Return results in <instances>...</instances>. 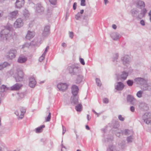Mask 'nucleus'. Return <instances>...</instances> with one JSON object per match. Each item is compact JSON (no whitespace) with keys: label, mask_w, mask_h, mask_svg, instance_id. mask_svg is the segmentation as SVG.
<instances>
[{"label":"nucleus","mask_w":151,"mask_h":151,"mask_svg":"<svg viewBox=\"0 0 151 151\" xmlns=\"http://www.w3.org/2000/svg\"><path fill=\"white\" fill-rule=\"evenodd\" d=\"M139 107L141 109L144 110H147L148 109L147 105L144 102H141L139 105Z\"/></svg>","instance_id":"nucleus-24"},{"label":"nucleus","mask_w":151,"mask_h":151,"mask_svg":"<svg viewBox=\"0 0 151 151\" xmlns=\"http://www.w3.org/2000/svg\"><path fill=\"white\" fill-rule=\"evenodd\" d=\"M118 119L121 121H123L124 120V118L122 117L121 115L118 116Z\"/></svg>","instance_id":"nucleus-49"},{"label":"nucleus","mask_w":151,"mask_h":151,"mask_svg":"<svg viewBox=\"0 0 151 151\" xmlns=\"http://www.w3.org/2000/svg\"><path fill=\"white\" fill-rule=\"evenodd\" d=\"M10 65V63L6 62H5L3 63L0 64V70H1L4 68L9 66Z\"/></svg>","instance_id":"nucleus-30"},{"label":"nucleus","mask_w":151,"mask_h":151,"mask_svg":"<svg viewBox=\"0 0 151 151\" xmlns=\"http://www.w3.org/2000/svg\"><path fill=\"white\" fill-rule=\"evenodd\" d=\"M49 47L48 46H47L46 47V48L44 53L43 54H45V55L48 50L49 49Z\"/></svg>","instance_id":"nucleus-53"},{"label":"nucleus","mask_w":151,"mask_h":151,"mask_svg":"<svg viewBox=\"0 0 151 151\" xmlns=\"http://www.w3.org/2000/svg\"><path fill=\"white\" fill-rule=\"evenodd\" d=\"M69 36L70 38L72 39L73 37V33L72 32H69Z\"/></svg>","instance_id":"nucleus-51"},{"label":"nucleus","mask_w":151,"mask_h":151,"mask_svg":"<svg viewBox=\"0 0 151 151\" xmlns=\"http://www.w3.org/2000/svg\"><path fill=\"white\" fill-rule=\"evenodd\" d=\"M45 126L44 125H41L40 126L36 128L35 129V132L36 133H39L41 132L43 130L42 129L45 127Z\"/></svg>","instance_id":"nucleus-31"},{"label":"nucleus","mask_w":151,"mask_h":151,"mask_svg":"<svg viewBox=\"0 0 151 151\" xmlns=\"http://www.w3.org/2000/svg\"><path fill=\"white\" fill-rule=\"evenodd\" d=\"M27 58L24 56H20L19 57L17 62L19 63H24L27 60Z\"/></svg>","instance_id":"nucleus-26"},{"label":"nucleus","mask_w":151,"mask_h":151,"mask_svg":"<svg viewBox=\"0 0 151 151\" xmlns=\"http://www.w3.org/2000/svg\"><path fill=\"white\" fill-rule=\"evenodd\" d=\"M24 0H16L15 3V7L20 9L24 6Z\"/></svg>","instance_id":"nucleus-13"},{"label":"nucleus","mask_w":151,"mask_h":151,"mask_svg":"<svg viewBox=\"0 0 151 151\" xmlns=\"http://www.w3.org/2000/svg\"><path fill=\"white\" fill-rule=\"evenodd\" d=\"M50 26L49 25L45 26L42 33V35L44 37L48 36L50 34Z\"/></svg>","instance_id":"nucleus-14"},{"label":"nucleus","mask_w":151,"mask_h":151,"mask_svg":"<svg viewBox=\"0 0 151 151\" xmlns=\"http://www.w3.org/2000/svg\"><path fill=\"white\" fill-rule=\"evenodd\" d=\"M85 0H81V5L82 6H84L86 5Z\"/></svg>","instance_id":"nucleus-50"},{"label":"nucleus","mask_w":151,"mask_h":151,"mask_svg":"<svg viewBox=\"0 0 151 151\" xmlns=\"http://www.w3.org/2000/svg\"><path fill=\"white\" fill-rule=\"evenodd\" d=\"M147 12V10L146 9H143L141 11V12L139 14V16L138 17L139 18V19L142 18L144 17L145 16L146 13Z\"/></svg>","instance_id":"nucleus-28"},{"label":"nucleus","mask_w":151,"mask_h":151,"mask_svg":"<svg viewBox=\"0 0 151 151\" xmlns=\"http://www.w3.org/2000/svg\"><path fill=\"white\" fill-rule=\"evenodd\" d=\"M127 99L128 102H129L131 104H134V102L136 101V100L134 97L130 95H127Z\"/></svg>","instance_id":"nucleus-23"},{"label":"nucleus","mask_w":151,"mask_h":151,"mask_svg":"<svg viewBox=\"0 0 151 151\" xmlns=\"http://www.w3.org/2000/svg\"><path fill=\"white\" fill-rule=\"evenodd\" d=\"M18 15V11L17 10H15L10 12L9 14V16L12 18H15Z\"/></svg>","instance_id":"nucleus-25"},{"label":"nucleus","mask_w":151,"mask_h":151,"mask_svg":"<svg viewBox=\"0 0 151 151\" xmlns=\"http://www.w3.org/2000/svg\"><path fill=\"white\" fill-rule=\"evenodd\" d=\"M67 69L69 73L72 75H76L81 73L80 68L77 65L72 64L70 65L68 67Z\"/></svg>","instance_id":"nucleus-1"},{"label":"nucleus","mask_w":151,"mask_h":151,"mask_svg":"<svg viewBox=\"0 0 151 151\" xmlns=\"http://www.w3.org/2000/svg\"><path fill=\"white\" fill-rule=\"evenodd\" d=\"M8 88L4 85H2L0 87V93H3L8 89Z\"/></svg>","instance_id":"nucleus-35"},{"label":"nucleus","mask_w":151,"mask_h":151,"mask_svg":"<svg viewBox=\"0 0 151 151\" xmlns=\"http://www.w3.org/2000/svg\"><path fill=\"white\" fill-rule=\"evenodd\" d=\"M133 132L128 129H125L124 130L122 131V134L125 135H128L132 133Z\"/></svg>","instance_id":"nucleus-33"},{"label":"nucleus","mask_w":151,"mask_h":151,"mask_svg":"<svg viewBox=\"0 0 151 151\" xmlns=\"http://www.w3.org/2000/svg\"><path fill=\"white\" fill-rule=\"evenodd\" d=\"M119 57L118 54L116 53L114 55L112 58L113 61L114 63V64H116V63L117 62V59H118Z\"/></svg>","instance_id":"nucleus-36"},{"label":"nucleus","mask_w":151,"mask_h":151,"mask_svg":"<svg viewBox=\"0 0 151 151\" xmlns=\"http://www.w3.org/2000/svg\"><path fill=\"white\" fill-rule=\"evenodd\" d=\"M110 36L112 39L115 40H117L121 37L120 35L116 32L112 33L111 34Z\"/></svg>","instance_id":"nucleus-19"},{"label":"nucleus","mask_w":151,"mask_h":151,"mask_svg":"<svg viewBox=\"0 0 151 151\" xmlns=\"http://www.w3.org/2000/svg\"><path fill=\"white\" fill-rule=\"evenodd\" d=\"M72 93L73 96L77 95L79 89L78 87L76 85H73L71 87Z\"/></svg>","instance_id":"nucleus-17"},{"label":"nucleus","mask_w":151,"mask_h":151,"mask_svg":"<svg viewBox=\"0 0 151 151\" xmlns=\"http://www.w3.org/2000/svg\"><path fill=\"white\" fill-rule=\"evenodd\" d=\"M134 139V137L132 135L130 136L127 138V140L128 143H130L132 142Z\"/></svg>","instance_id":"nucleus-38"},{"label":"nucleus","mask_w":151,"mask_h":151,"mask_svg":"<svg viewBox=\"0 0 151 151\" xmlns=\"http://www.w3.org/2000/svg\"><path fill=\"white\" fill-rule=\"evenodd\" d=\"M80 73L77 76L75 80V83L76 84H79L83 82L84 80L83 76Z\"/></svg>","instance_id":"nucleus-15"},{"label":"nucleus","mask_w":151,"mask_h":151,"mask_svg":"<svg viewBox=\"0 0 151 151\" xmlns=\"http://www.w3.org/2000/svg\"><path fill=\"white\" fill-rule=\"evenodd\" d=\"M61 151H66V148L65 147L62 145V147L61 149Z\"/></svg>","instance_id":"nucleus-61"},{"label":"nucleus","mask_w":151,"mask_h":151,"mask_svg":"<svg viewBox=\"0 0 151 151\" xmlns=\"http://www.w3.org/2000/svg\"><path fill=\"white\" fill-rule=\"evenodd\" d=\"M71 103L72 104H76L78 103V97L77 95L73 96L71 97Z\"/></svg>","instance_id":"nucleus-29"},{"label":"nucleus","mask_w":151,"mask_h":151,"mask_svg":"<svg viewBox=\"0 0 151 151\" xmlns=\"http://www.w3.org/2000/svg\"><path fill=\"white\" fill-rule=\"evenodd\" d=\"M63 127V134L65 132V127L62 125Z\"/></svg>","instance_id":"nucleus-59"},{"label":"nucleus","mask_w":151,"mask_h":151,"mask_svg":"<svg viewBox=\"0 0 151 151\" xmlns=\"http://www.w3.org/2000/svg\"><path fill=\"white\" fill-rule=\"evenodd\" d=\"M135 4L136 6L140 9L144 7L145 6V4L144 2L140 0L137 1L135 2Z\"/></svg>","instance_id":"nucleus-20"},{"label":"nucleus","mask_w":151,"mask_h":151,"mask_svg":"<svg viewBox=\"0 0 151 151\" xmlns=\"http://www.w3.org/2000/svg\"><path fill=\"white\" fill-rule=\"evenodd\" d=\"M142 119L144 122L147 124H151V114L146 112L142 116Z\"/></svg>","instance_id":"nucleus-6"},{"label":"nucleus","mask_w":151,"mask_h":151,"mask_svg":"<svg viewBox=\"0 0 151 151\" xmlns=\"http://www.w3.org/2000/svg\"><path fill=\"white\" fill-rule=\"evenodd\" d=\"M92 111L95 113L97 115V116H99V115L100 114H99L97 113L94 109H93Z\"/></svg>","instance_id":"nucleus-60"},{"label":"nucleus","mask_w":151,"mask_h":151,"mask_svg":"<svg viewBox=\"0 0 151 151\" xmlns=\"http://www.w3.org/2000/svg\"><path fill=\"white\" fill-rule=\"evenodd\" d=\"M129 73L128 72H126L125 71H122L120 74L118 75L117 76V78L119 80L121 81L125 80L128 76Z\"/></svg>","instance_id":"nucleus-8"},{"label":"nucleus","mask_w":151,"mask_h":151,"mask_svg":"<svg viewBox=\"0 0 151 151\" xmlns=\"http://www.w3.org/2000/svg\"><path fill=\"white\" fill-rule=\"evenodd\" d=\"M11 29V27H9V28L5 29L2 30L0 33L1 37L5 38L7 41H10L12 39V34L10 32V30Z\"/></svg>","instance_id":"nucleus-2"},{"label":"nucleus","mask_w":151,"mask_h":151,"mask_svg":"<svg viewBox=\"0 0 151 151\" xmlns=\"http://www.w3.org/2000/svg\"><path fill=\"white\" fill-rule=\"evenodd\" d=\"M50 3L52 4L55 5L56 3L57 0H49Z\"/></svg>","instance_id":"nucleus-48"},{"label":"nucleus","mask_w":151,"mask_h":151,"mask_svg":"<svg viewBox=\"0 0 151 151\" xmlns=\"http://www.w3.org/2000/svg\"><path fill=\"white\" fill-rule=\"evenodd\" d=\"M29 86L31 88L34 87L36 83L35 78L33 76H31L29 78Z\"/></svg>","instance_id":"nucleus-16"},{"label":"nucleus","mask_w":151,"mask_h":151,"mask_svg":"<svg viewBox=\"0 0 151 151\" xmlns=\"http://www.w3.org/2000/svg\"><path fill=\"white\" fill-rule=\"evenodd\" d=\"M134 83L137 84L142 85L147 83V81L143 78L138 77L134 79Z\"/></svg>","instance_id":"nucleus-11"},{"label":"nucleus","mask_w":151,"mask_h":151,"mask_svg":"<svg viewBox=\"0 0 151 151\" xmlns=\"http://www.w3.org/2000/svg\"><path fill=\"white\" fill-rule=\"evenodd\" d=\"M82 15L81 13H79V12L75 16V18L77 20L80 19L82 17Z\"/></svg>","instance_id":"nucleus-41"},{"label":"nucleus","mask_w":151,"mask_h":151,"mask_svg":"<svg viewBox=\"0 0 151 151\" xmlns=\"http://www.w3.org/2000/svg\"><path fill=\"white\" fill-rule=\"evenodd\" d=\"M23 24V20L20 18L17 19L14 24V26L16 28H20L22 27Z\"/></svg>","instance_id":"nucleus-12"},{"label":"nucleus","mask_w":151,"mask_h":151,"mask_svg":"<svg viewBox=\"0 0 151 151\" xmlns=\"http://www.w3.org/2000/svg\"><path fill=\"white\" fill-rule=\"evenodd\" d=\"M122 131H121L120 132H119V129L118 130V131H116L115 132V133L117 137H119L120 136V134H122Z\"/></svg>","instance_id":"nucleus-47"},{"label":"nucleus","mask_w":151,"mask_h":151,"mask_svg":"<svg viewBox=\"0 0 151 151\" xmlns=\"http://www.w3.org/2000/svg\"><path fill=\"white\" fill-rule=\"evenodd\" d=\"M113 146H109V148L107 149L108 151H113Z\"/></svg>","instance_id":"nucleus-54"},{"label":"nucleus","mask_w":151,"mask_h":151,"mask_svg":"<svg viewBox=\"0 0 151 151\" xmlns=\"http://www.w3.org/2000/svg\"><path fill=\"white\" fill-rule=\"evenodd\" d=\"M124 87V83L121 82L116 83L114 85L115 89L117 91L122 90Z\"/></svg>","instance_id":"nucleus-10"},{"label":"nucleus","mask_w":151,"mask_h":151,"mask_svg":"<svg viewBox=\"0 0 151 151\" xmlns=\"http://www.w3.org/2000/svg\"><path fill=\"white\" fill-rule=\"evenodd\" d=\"M15 114L19 117V116H20L19 113V112L17 111H15L14 113Z\"/></svg>","instance_id":"nucleus-62"},{"label":"nucleus","mask_w":151,"mask_h":151,"mask_svg":"<svg viewBox=\"0 0 151 151\" xmlns=\"http://www.w3.org/2000/svg\"><path fill=\"white\" fill-rule=\"evenodd\" d=\"M23 15L25 18L26 19H28L29 16V14L28 11L26 9L23 11Z\"/></svg>","instance_id":"nucleus-34"},{"label":"nucleus","mask_w":151,"mask_h":151,"mask_svg":"<svg viewBox=\"0 0 151 151\" xmlns=\"http://www.w3.org/2000/svg\"><path fill=\"white\" fill-rule=\"evenodd\" d=\"M20 114L19 116V118L20 119H22L24 116V114L26 112V110L25 108L21 107L20 109Z\"/></svg>","instance_id":"nucleus-27"},{"label":"nucleus","mask_w":151,"mask_h":151,"mask_svg":"<svg viewBox=\"0 0 151 151\" xmlns=\"http://www.w3.org/2000/svg\"><path fill=\"white\" fill-rule=\"evenodd\" d=\"M76 6H77V3L76 2H75L74 3L73 6V9L74 10H75L76 9Z\"/></svg>","instance_id":"nucleus-57"},{"label":"nucleus","mask_w":151,"mask_h":151,"mask_svg":"<svg viewBox=\"0 0 151 151\" xmlns=\"http://www.w3.org/2000/svg\"><path fill=\"white\" fill-rule=\"evenodd\" d=\"M139 11L138 9H133L131 11L132 16L134 17H136L137 19H139V18L138 17L139 14Z\"/></svg>","instance_id":"nucleus-18"},{"label":"nucleus","mask_w":151,"mask_h":151,"mask_svg":"<svg viewBox=\"0 0 151 151\" xmlns=\"http://www.w3.org/2000/svg\"><path fill=\"white\" fill-rule=\"evenodd\" d=\"M51 117V114L50 113H49V114L46 117V122H49L50 121Z\"/></svg>","instance_id":"nucleus-44"},{"label":"nucleus","mask_w":151,"mask_h":151,"mask_svg":"<svg viewBox=\"0 0 151 151\" xmlns=\"http://www.w3.org/2000/svg\"><path fill=\"white\" fill-rule=\"evenodd\" d=\"M17 51L15 50L11 49L6 53V57L8 60L14 58L16 56Z\"/></svg>","instance_id":"nucleus-5"},{"label":"nucleus","mask_w":151,"mask_h":151,"mask_svg":"<svg viewBox=\"0 0 151 151\" xmlns=\"http://www.w3.org/2000/svg\"><path fill=\"white\" fill-rule=\"evenodd\" d=\"M130 110L132 112H134V111L135 108L133 106H132L130 107Z\"/></svg>","instance_id":"nucleus-58"},{"label":"nucleus","mask_w":151,"mask_h":151,"mask_svg":"<svg viewBox=\"0 0 151 151\" xmlns=\"http://www.w3.org/2000/svg\"><path fill=\"white\" fill-rule=\"evenodd\" d=\"M22 86V85L18 83H16L10 87V89L12 91L19 90Z\"/></svg>","instance_id":"nucleus-22"},{"label":"nucleus","mask_w":151,"mask_h":151,"mask_svg":"<svg viewBox=\"0 0 151 151\" xmlns=\"http://www.w3.org/2000/svg\"><path fill=\"white\" fill-rule=\"evenodd\" d=\"M61 45L62 47H66L67 45L65 43L63 42L62 44Z\"/></svg>","instance_id":"nucleus-63"},{"label":"nucleus","mask_w":151,"mask_h":151,"mask_svg":"<svg viewBox=\"0 0 151 151\" xmlns=\"http://www.w3.org/2000/svg\"><path fill=\"white\" fill-rule=\"evenodd\" d=\"M140 24L142 26H144L145 25V21L143 19L141 20L140 21Z\"/></svg>","instance_id":"nucleus-56"},{"label":"nucleus","mask_w":151,"mask_h":151,"mask_svg":"<svg viewBox=\"0 0 151 151\" xmlns=\"http://www.w3.org/2000/svg\"><path fill=\"white\" fill-rule=\"evenodd\" d=\"M35 32L34 31H28L27 34L26 36V38L27 40H30L35 36Z\"/></svg>","instance_id":"nucleus-21"},{"label":"nucleus","mask_w":151,"mask_h":151,"mask_svg":"<svg viewBox=\"0 0 151 151\" xmlns=\"http://www.w3.org/2000/svg\"><path fill=\"white\" fill-rule=\"evenodd\" d=\"M142 86V88L144 90L150 91L151 90V86L146 84V83L144 84Z\"/></svg>","instance_id":"nucleus-32"},{"label":"nucleus","mask_w":151,"mask_h":151,"mask_svg":"<svg viewBox=\"0 0 151 151\" xmlns=\"http://www.w3.org/2000/svg\"><path fill=\"white\" fill-rule=\"evenodd\" d=\"M103 101L104 103H106V104H107L109 102L108 99L107 98L104 99L103 100Z\"/></svg>","instance_id":"nucleus-55"},{"label":"nucleus","mask_w":151,"mask_h":151,"mask_svg":"<svg viewBox=\"0 0 151 151\" xmlns=\"http://www.w3.org/2000/svg\"><path fill=\"white\" fill-rule=\"evenodd\" d=\"M121 59L123 65L125 66L129 65L131 62L130 57L127 55H125L122 57Z\"/></svg>","instance_id":"nucleus-7"},{"label":"nucleus","mask_w":151,"mask_h":151,"mask_svg":"<svg viewBox=\"0 0 151 151\" xmlns=\"http://www.w3.org/2000/svg\"><path fill=\"white\" fill-rule=\"evenodd\" d=\"M75 109L77 111H80L82 110V105L81 104H79L75 106Z\"/></svg>","instance_id":"nucleus-37"},{"label":"nucleus","mask_w":151,"mask_h":151,"mask_svg":"<svg viewBox=\"0 0 151 151\" xmlns=\"http://www.w3.org/2000/svg\"><path fill=\"white\" fill-rule=\"evenodd\" d=\"M24 73L22 71L20 70L17 71L14 74V77L17 82H19L22 81L23 79Z\"/></svg>","instance_id":"nucleus-4"},{"label":"nucleus","mask_w":151,"mask_h":151,"mask_svg":"<svg viewBox=\"0 0 151 151\" xmlns=\"http://www.w3.org/2000/svg\"><path fill=\"white\" fill-rule=\"evenodd\" d=\"M38 43V42L37 40H35L32 41L30 43V45H31L35 46L37 45Z\"/></svg>","instance_id":"nucleus-42"},{"label":"nucleus","mask_w":151,"mask_h":151,"mask_svg":"<svg viewBox=\"0 0 151 151\" xmlns=\"http://www.w3.org/2000/svg\"><path fill=\"white\" fill-rule=\"evenodd\" d=\"M68 87V85L66 83H59L57 85V87L59 90L62 91H64L66 90Z\"/></svg>","instance_id":"nucleus-9"},{"label":"nucleus","mask_w":151,"mask_h":151,"mask_svg":"<svg viewBox=\"0 0 151 151\" xmlns=\"http://www.w3.org/2000/svg\"><path fill=\"white\" fill-rule=\"evenodd\" d=\"M30 4L31 6L35 7V12L36 13L42 14L44 12V8L40 4H37L36 5H35L34 3H31Z\"/></svg>","instance_id":"nucleus-3"},{"label":"nucleus","mask_w":151,"mask_h":151,"mask_svg":"<svg viewBox=\"0 0 151 151\" xmlns=\"http://www.w3.org/2000/svg\"><path fill=\"white\" fill-rule=\"evenodd\" d=\"M127 83L129 86H131L133 85L134 82L132 80H129L127 81Z\"/></svg>","instance_id":"nucleus-40"},{"label":"nucleus","mask_w":151,"mask_h":151,"mask_svg":"<svg viewBox=\"0 0 151 151\" xmlns=\"http://www.w3.org/2000/svg\"><path fill=\"white\" fill-rule=\"evenodd\" d=\"M112 27L114 29H116L117 27L115 24H113L112 25Z\"/></svg>","instance_id":"nucleus-64"},{"label":"nucleus","mask_w":151,"mask_h":151,"mask_svg":"<svg viewBox=\"0 0 151 151\" xmlns=\"http://www.w3.org/2000/svg\"><path fill=\"white\" fill-rule=\"evenodd\" d=\"M45 56V54H43L39 58V61L40 62L44 60Z\"/></svg>","instance_id":"nucleus-46"},{"label":"nucleus","mask_w":151,"mask_h":151,"mask_svg":"<svg viewBox=\"0 0 151 151\" xmlns=\"http://www.w3.org/2000/svg\"><path fill=\"white\" fill-rule=\"evenodd\" d=\"M143 93V91L141 90L137 92L136 93V96L138 98H141L142 97Z\"/></svg>","instance_id":"nucleus-39"},{"label":"nucleus","mask_w":151,"mask_h":151,"mask_svg":"<svg viewBox=\"0 0 151 151\" xmlns=\"http://www.w3.org/2000/svg\"><path fill=\"white\" fill-rule=\"evenodd\" d=\"M30 45H31L30 43L29 44L28 43H26L22 45V48H24L26 47H28L30 46Z\"/></svg>","instance_id":"nucleus-45"},{"label":"nucleus","mask_w":151,"mask_h":151,"mask_svg":"<svg viewBox=\"0 0 151 151\" xmlns=\"http://www.w3.org/2000/svg\"><path fill=\"white\" fill-rule=\"evenodd\" d=\"M96 83L98 86H101V83L100 79L99 78H96Z\"/></svg>","instance_id":"nucleus-43"},{"label":"nucleus","mask_w":151,"mask_h":151,"mask_svg":"<svg viewBox=\"0 0 151 151\" xmlns=\"http://www.w3.org/2000/svg\"><path fill=\"white\" fill-rule=\"evenodd\" d=\"M80 62L82 65H84L85 64L84 61L83 59L82 58H80Z\"/></svg>","instance_id":"nucleus-52"}]
</instances>
